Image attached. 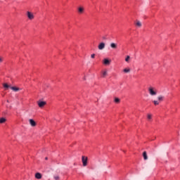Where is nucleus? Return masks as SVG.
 <instances>
[{"instance_id": "1", "label": "nucleus", "mask_w": 180, "mask_h": 180, "mask_svg": "<svg viewBox=\"0 0 180 180\" xmlns=\"http://www.w3.org/2000/svg\"><path fill=\"white\" fill-rule=\"evenodd\" d=\"M82 162L83 164V167H86L88 165V157L82 156Z\"/></svg>"}, {"instance_id": "2", "label": "nucleus", "mask_w": 180, "mask_h": 180, "mask_svg": "<svg viewBox=\"0 0 180 180\" xmlns=\"http://www.w3.org/2000/svg\"><path fill=\"white\" fill-rule=\"evenodd\" d=\"M148 91L151 96H155V95H157V91H155V90L153 87H149Z\"/></svg>"}, {"instance_id": "3", "label": "nucleus", "mask_w": 180, "mask_h": 180, "mask_svg": "<svg viewBox=\"0 0 180 180\" xmlns=\"http://www.w3.org/2000/svg\"><path fill=\"white\" fill-rule=\"evenodd\" d=\"M27 16L28 19H30V20H32V19H34V15H33V13H30V11L27 12Z\"/></svg>"}, {"instance_id": "4", "label": "nucleus", "mask_w": 180, "mask_h": 180, "mask_svg": "<svg viewBox=\"0 0 180 180\" xmlns=\"http://www.w3.org/2000/svg\"><path fill=\"white\" fill-rule=\"evenodd\" d=\"M103 64H104V65H110V60H109V59H108V58H105L103 60Z\"/></svg>"}, {"instance_id": "5", "label": "nucleus", "mask_w": 180, "mask_h": 180, "mask_svg": "<svg viewBox=\"0 0 180 180\" xmlns=\"http://www.w3.org/2000/svg\"><path fill=\"white\" fill-rule=\"evenodd\" d=\"M105 49V43L101 42L98 45V50H103Z\"/></svg>"}, {"instance_id": "6", "label": "nucleus", "mask_w": 180, "mask_h": 180, "mask_svg": "<svg viewBox=\"0 0 180 180\" xmlns=\"http://www.w3.org/2000/svg\"><path fill=\"white\" fill-rule=\"evenodd\" d=\"M46 105V101H39L38 105L39 108H43Z\"/></svg>"}, {"instance_id": "7", "label": "nucleus", "mask_w": 180, "mask_h": 180, "mask_svg": "<svg viewBox=\"0 0 180 180\" xmlns=\"http://www.w3.org/2000/svg\"><path fill=\"white\" fill-rule=\"evenodd\" d=\"M110 47L111 49H114V50H115L116 49H117V44H115V43H111L110 44Z\"/></svg>"}, {"instance_id": "8", "label": "nucleus", "mask_w": 180, "mask_h": 180, "mask_svg": "<svg viewBox=\"0 0 180 180\" xmlns=\"http://www.w3.org/2000/svg\"><path fill=\"white\" fill-rule=\"evenodd\" d=\"M30 122V124L32 127H34V126H36V122H34V120L30 119L29 120Z\"/></svg>"}, {"instance_id": "9", "label": "nucleus", "mask_w": 180, "mask_h": 180, "mask_svg": "<svg viewBox=\"0 0 180 180\" xmlns=\"http://www.w3.org/2000/svg\"><path fill=\"white\" fill-rule=\"evenodd\" d=\"M41 174H40V173H36L35 174V178L37 179H41Z\"/></svg>"}, {"instance_id": "10", "label": "nucleus", "mask_w": 180, "mask_h": 180, "mask_svg": "<svg viewBox=\"0 0 180 180\" xmlns=\"http://www.w3.org/2000/svg\"><path fill=\"white\" fill-rule=\"evenodd\" d=\"M143 159H144L145 160H148V157L147 156V152L144 151V152L143 153Z\"/></svg>"}, {"instance_id": "11", "label": "nucleus", "mask_w": 180, "mask_h": 180, "mask_svg": "<svg viewBox=\"0 0 180 180\" xmlns=\"http://www.w3.org/2000/svg\"><path fill=\"white\" fill-rule=\"evenodd\" d=\"M136 26H137V27H141L142 25H141V22H140L139 20H137L136 22L135 23Z\"/></svg>"}, {"instance_id": "12", "label": "nucleus", "mask_w": 180, "mask_h": 180, "mask_svg": "<svg viewBox=\"0 0 180 180\" xmlns=\"http://www.w3.org/2000/svg\"><path fill=\"white\" fill-rule=\"evenodd\" d=\"M158 101H159V102H162V101H164V96H159L158 97Z\"/></svg>"}, {"instance_id": "13", "label": "nucleus", "mask_w": 180, "mask_h": 180, "mask_svg": "<svg viewBox=\"0 0 180 180\" xmlns=\"http://www.w3.org/2000/svg\"><path fill=\"white\" fill-rule=\"evenodd\" d=\"M11 89H12V91H14L15 92H18V91H19V88L15 86L11 87Z\"/></svg>"}, {"instance_id": "14", "label": "nucleus", "mask_w": 180, "mask_h": 180, "mask_svg": "<svg viewBox=\"0 0 180 180\" xmlns=\"http://www.w3.org/2000/svg\"><path fill=\"white\" fill-rule=\"evenodd\" d=\"M78 12H79V13H84V8L79 7L78 8Z\"/></svg>"}, {"instance_id": "15", "label": "nucleus", "mask_w": 180, "mask_h": 180, "mask_svg": "<svg viewBox=\"0 0 180 180\" xmlns=\"http://www.w3.org/2000/svg\"><path fill=\"white\" fill-rule=\"evenodd\" d=\"M5 122H6V119H5L4 117H1L0 118V123H5Z\"/></svg>"}, {"instance_id": "16", "label": "nucleus", "mask_w": 180, "mask_h": 180, "mask_svg": "<svg viewBox=\"0 0 180 180\" xmlns=\"http://www.w3.org/2000/svg\"><path fill=\"white\" fill-rule=\"evenodd\" d=\"M114 102L115 103H120V99L119 98H115Z\"/></svg>"}, {"instance_id": "17", "label": "nucleus", "mask_w": 180, "mask_h": 180, "mask_svg": "<svg viewBox=\"0 0 180 180\" xmlns=\"http://www.w3.org/2000/svg\"><path fill=\"white\" fill-rule=\"evenodd\" d=\"M106 75H108V70L103 72V75H102L103 78H105Z\"/></svg>"}, {"instance_id": "18", "label": "nucleus", "mask_w": 180, "mask_h": 180, "mask_svg": "<svg viewBox=\"0 0 180 180\" xmlns=\"http://www.w3.org/2000/svg\"><path fill=\"white\" fill-rule=\"evenodd\" d=\"M123 72L126 73L130 72V68H125L123 70Z\"/></svg>"}, {"instance_id": "19", "label": "nucleus", "mask_w": 180, "mask_h": 180, "mask_svg": "<svg viewBox=\"0 0 180 180\" xmlns=\"http://www.w3.org/2000/svg\"><path fill=\"white\" fill-rule=\"evenodd\" d=\"M147 117L148 120H151V119L153 118V115L151 114H148Z\"/></svg>"}, {"instance_id": "20", "label": "nucleus", "mask_w": 180, "mask_h": 180, "mask_svg": "<svg viewBox=\"0 0 180 180\" xmlns=\"http://www.w3.org/2000/svg\"><path fill=\"white\" fill-rule=\"evenodd\" d=\"M153 103L155 106H157V105H160V103L158 102V101H153Z\"/></svg>"}, {"instance_id": "21", "label": "nucleus", "mask_w": 180, "mask_h": 180, "mask_svg": "<svg viewBox=\"0 0 180 180\" xmlns=\"http://www.w3.org/2000/svg\"><path fill=\"white\" fill-rule=\"evenodd\" d=\"M4 87L8 89V88H9V85H8V84L5 83L4 84Z\"/></svg>"}, {"instance_id": "22", "label": "nucleus", "mask_w": 180, "mask_h": 180, "mask_svg": "<svg viewBox=\"0 0 180 180\" xmlns=\"http://www.w3.org/2000/svg\"><path fill=\"white\" fill-rule=\"evenodd\" d=\"M130 60V56H127V58H125V61H129Z\"/></svg>"}, {"instance_id": "23", "label": "nucleus", "mask_w": 180, "mask_h": 180, "mask_svg": "<svg viewBox=\"0 0 180 180\" xmlns=\"http://www.w3.org/2000/svg\"><path fill=\"white\" fill-rule=\"evenodd\" d=\"M53 178L56 180H59L60 179V176H54Z\"/></svg>"}, {"instance_id": "24", "label": "nucleus", "mask_w": 180, "mask_h": 180, "mask_svg": "<svg viewBox=\"0 0 180 180\" xmlns=\"http://www.w3.org/2000/svg\"><path fill=\"white\" fill-rule=\"evenodd\" d=\"M91 58H95V53L91 54Z\"/></svg>"}, {"instance_id": "25", "label": "nucleus", "mask_w": 180, "mask_h": 180, "mask_svg": "<svg viewBox=\"0 0 180 180\" xmlns=\"http://www.w3.org/2000/svg\"><path fill=\"white\" fill-rule=\"evenodd\" d=\"M2 61H4V58L0 57V63H2Z\"/></svg>"}, {"instance_id": "26", "label": "nucleus", "mask_w": 180, "mask_h": 180, "mask_svg": "<svg viewBox=\"0 0 180 180\" xmlns=\"http://www.w3.org/2000/svg\"><path fill=\"white\" fill-rule=\"evenodd\" d=\"M103 40H106V37H103Z\"/></svg>"}, {"instance_id": "27", "label": "nucleus", "mask_w": 180, "mask_h": 180, "mask_svg": "<svg viewBox=\"0 0 180 180\" xmlns=\"http://www.w3.org/2000/svg\"><path fill=\"white\" fill-rule=\"evenodd\" d=\"M48 158H45V160H47Z\"/></svg>"}]
</instances>
